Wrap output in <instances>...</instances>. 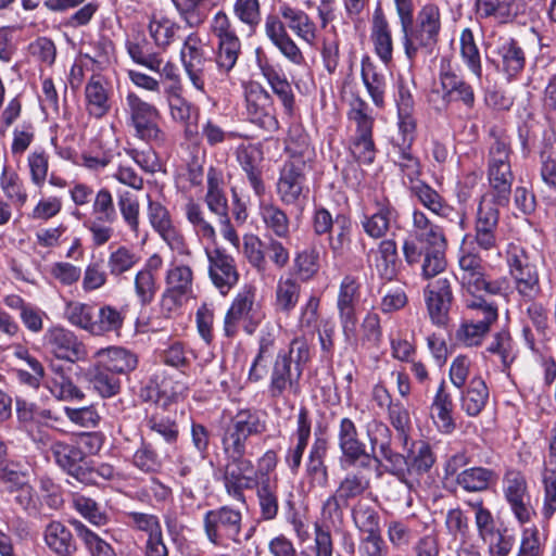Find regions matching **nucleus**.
Masks as SVG:
<instances>
[{
	"label": "nucleus",
	"instance_id": "obj_28",
	"mask_svg": "<svg viewBox=\"0 0 556 556\" xmlns=\"http://www.w3.org/2000/svg\"><path fill=\"white\" fill-rule=\"evenodd\" d=\"M258 68L262 76L266 79L267 84L271 88V91L281 102L285 113L288 116H292L295 106V97L291 84L282 73V70L267 61H260Z\"/></svg>",
	"mask_w": 556,
	"mask_h": 556
},
{
	"label": "nucleus",
	"instance_id": "obj_42",
	"mask_svg": "<svg viewBox=\"0 0 556 556\" xmlns=\"http://www.w3.org/2000/svg\"><path fill=\"white\" fill-rule=\"evenodd\" d=\"M172 2L186 25L198 28L206 21L210 11L224 0H172Z\"/></svg>",
	"mask_w": 556,
	"mask_h": 556
},
{
	"label": "nucleus",
	"instance_id": "obj_8",
	"mask_svg": "<svg viewBox=\"0 0 556 556\" xmlns=\"http://www.w3.org/2000/svg\"><path fill=\"white\" fill-rule=\"evenodd\" d=\"M507 265L517 292L525 300H535L541 294L540 276L528 253L518 245L509 247Z\"/></svg>",
	"mask_w": 556,
	"mask_h": 556
},
{
	"label": "nucleus",
	"instance_id": "obj_22",
	"mask_svg": "<svg viewBox=\"0 0 556 556\" xmlns=\"http://www.w3.org/2000/svg\"><path fill=\"white\" fill-rule=\"evenodd\" d=\"M265 35L273 46L296 66L305 64V56L298 43L288 34L285 23L277 15H267L264 24Z\"/></svg>",
	"mask_w": 556,
	"mask_h": 556
},
{
	"label": "nucleus",
	"instance_id": "obj_48",
	"mask_svg": "<svg viewBox=\"0 0 556 556\" xmlns=\"http://www.w3.org/2000/svg\"><path fill=\"white\" fill-rule=\"evenodd\" d=\"M260 216L267 230L276 237L286 239L290 235V218L287 213L273 202L260 203Z\"/></svg>",
	"mask_w": 556,
	"mask_h": 556
},
{
	"label": "nucleus",
	"instance_id": "obj_63",
	"mask_svg": "<svg viewBox=\"0 0 556 556\" xmlns=\"http://www.w3.org/2000/svg\"><path fill=\"white\" fill-rule=\"evenodd\" d=\"M117 206L124 224L135 235L139 236L140 226V204L136 195L129 191L117 194Z\"/></svg>",
	"mask_w": 556,
	"mask_h": 556
},
{
	"label": "nucleus",
	"instance_id": "obj_7",
	"mask_svg": "<svg viewBox=\"0 0 556 556\" xmlns=\"http://www.w3.org/2000/svg\"><path fill=\"white\" fill-rule=\"evenodd\" d=\"M182 68L192 87L203 94L207 93V66L210 58L206 55L204 43L198 33H190L182 41L179 52Z\"/></svg>",
	"mask_w": 556,
	"mask_h": 556
},
{
	"label": "nucleus",
	"instance_id": "obj_37",
	"mask_svg": "<svg viewBox=\"0 0 556 556\" xmlns=\"http://www.w3.org/2000/svg\"><path fill=\"white\" fill-rule=\"evenodd\" d=\"M85 378L92 390L103 399L113 397L121 390V378L96 359L86 369Z\"/></svg>",
	"mask_w": 556,
	"mask_h": 556
},
{
	"label": "nucleus",
	"instance_id": "obj_61",
	"mask_svg": "<svg viewBox=\"0 0 556 556\" xmlns=\"http://www.w3.org/2000/svg\"><path fill=\"white\" fill-rule=\"evenodd\" d=\"M139 262L140 255L137 252L126 245H119L109 254V273L113 277H121L130 271Z\"/></svg>",
	"mask_w": 556,
	"mask_h": 556
},
{
	"label": "nucleus",
	"instance_id": "obj_30",
	"mask_svg": "<svg viewBox=\"0 0 556 556\" xmlns=\"http://www.w3.org/2000/svg\"><path fill=\"white\" fill-rule=\"evenodd\" d=\"M279 15L298 38L308 46H315L317 41V25L303 10L293 8L287 3L279 5Z\"/></svg>",
	"mask_w": 556,
	"mask_h": 556
},
{
	"label": "nucleus",
	"instance_id": "obj_39",
	"mask_svg": "<svg viewBox=\"0 0 556 556\" xmlns=\"http://www.w3.org/2000/svg\"><path fill=\"white\" fill-rule=\"evenodd\" d=\"M453 408L452 395L446 390L445 381L442 380L431 403V417L442 433H451L456 428L452 416Z\"/></svg>",
	"mask_w": 556,
	"mask_h": 556
},
{
	"label": "nucleus",
	"instance_id": "obj_58",
	"mask_svg": "<svg viewBox=\"0 0 556 556\" xmlns=\"http://www.w3.org/2000/svg\"><path fill=\"white\" fill-rule=\"evenodd\" d=\"M460 58L472 75L481 79L482 63L480 50L476 43L473 31L470 28H464L459 36Z\"/></svg>",
	"mask_w": 556,
	"mask_h": 556
},
{
	"label": "nucleus",
	"instance_id": "obj_3",
	"mask_svg": "<svg viewBox=\"0 0 556 556\" xmlns=\"http://www.w3.org/2000/svg\"><path fill=\"white\" fill-rule=\"evenodd\" d=\"M193 294V270L189 265L173 260L165 273V289L161 295V312L173 317Z\"/></svg>",
	"mask_w": 556,
	"mask_h": 556
},
{
	"label": "nucleus",
	"instance_id": "obj_38",
	"mask_svg": "<svg viewBox=\"0 0 556 556\" xmlns=\"http://www.w3.org/2000/svg\"><path fill=\"white\" fill-rule=\"evenodd\" d=\"M489 138L486 168L511 167L513 148L510 137L498 127H492L489 131Z\"/></svg>",
	"mask_w": 556,
	"mask_h": 556
},
{
	"label": "nucleus",
	"instance_id": "obj_54",
	"mask_svg": "<svg viewBox=\"0 0 556 556\" xmlns=\"http://www.w3.org/2000/svg\"><path fill=\"white\" fill-rule=\"evenodd\" d=\"M125 46L128 55L136 64L144 66L152 72L160 71V65L163 64V60L159 53H149L147 51L149 43L143 35L138 34L127 39Z\"/></svg>",
	"mask_w": 556,
	"mask_h": 556
},
{
	"label": "nucleus",
	"instance_id": "obj_2",
	"mask_svg": "<svg viewBox=\"0 0 556 556\" xmlns=\"http://www.w3.org/2000/svg\"><path fill=\"white\" fill-rule=\"evenodd\" d=\"M124 110L135 137L156 148L168 146V135L159 124L161 112L154 104L129 91L125 97Z\"/></svg>",
	"mask_w": 556,
	"mask_h": 556
},
{
	"label": "nucleus",
	"instance_id": "obj_51",
	"mask_svg": "<svg viewBox=\"0 0 556 556\" xmlns=\"http://www.w3.org/2000/svg\"><path fill=\"white\" fill-rule=\"evenodd\" d=\"M180 25L164 15L154 14L149 22L148 30L155 46L166 50L177 38Z\"/></svg>",
	"mask_w": 556,
	"mask_h": 556
},
{
	"label": "nucleus",
	"instance_id": "obj_14",
	"mask_svg": "<svg viewBox=\"0 0 556 556\" xmlns=\"http://www.w3.org/2000/svg\"><path fill=\"white\" fill-rule=\"evenodd\" d=\"M467 307L476 311L477 315H482V319L475 323L463 321L455 332V339L464 346H478L489 333L491 325L498 317L497 306L488 303L485 300L476 299L468 302Z\"/></svg>",
	"mask_w": 556,
	"mask_h": 556
},
{
	"label": "nucleus",
	"instance_id": "obj_55",
	"mask_svg": "<svg viewBox=\"0 0 556 556\" xmlns=\"http://www.w3.org/2000/svg\"><path fill=\"white\" fill-rule=\"evenodd\" d=\"M381 341L382 328L380 317L376 313H368L361 324L359 336L355 332V338L348 342L356 348L377 349Z\"/></svg>",
	"mask_w": 556,
	"mask_h": 556
},
{
	"label": "nucleus",
	"instance_id": "obj_1",
	"mask_svg": "<svg viewBox=\"0 0 556 556\" xmlns=\"http://www.w3.org/2000/svg\"><path fill=\"white\" fill-rule=\"evenodd\" d=\"M442 29L440 7L433 2L424 4L417 13L415 26L401 28L402 45L409 65L413 66L419 56L431 54L439 42Z\"/></svg>",
	"mask_w": 556,
	"mask_h": 556
},
{
	"label": "nucleus",
	"instance_id": "obj_24",
	"mask_svg": "<svg viewBox=\"0 0 556 556\" xmlns=\"http://www.w3.org/2000/svg\"><path fill=\"white\" fill-rule=\"evenodd\" d=\"M367 257L381 279L386 281L396 279L401 261L394 239L381 240L375 249L369 250Z\"/></svg>",
	"mask_w": 556,
	"mask_h": 556
},
{
	"label": "nucleus",
	"instance_id": "obj_29",
	"mask_svg": "<svg viewBox=\"0 0 556 556\" xmlns=\"http://www.w3.org/2000/svg\"><path fill=\"white\" fill-rule=\"evenodd\" d=\"M328 443L323 438H316L312 444L305 464V478L309 489L326 488L329 482L328 467L325 463Z\"/></svg>",
	"mask_w": 556,
	"mask_h": 556
},
{
	"label": "nucleus",
	"instance_id": "obj_6",
	"mask_svg": "<svg viewBox=\"0 0 556 556\" xmlns=\"http://www.w3.org/2000/svg\"><path fill=\"white\" fill-rule=\"evenodd\" d=\"M256 287L244 285L236 294L224 319V332L233 337L238 331L240 321L244 323V330L252 334L263 319V313L256 303Z\"/></svg>",
	"mask_w": 556,
	"mask_h": 556
},
{
	"label": "nucleus",
	"instance_id": "obj_16",
	"mask_svg": "<svg viewBox=\"0 0 556 556\" xmlns=\"http://www.w3.org/2000/svg\"><path fill=\"white\" fill-rule=\"evenodd\" d=\"M361 299V283L353 276H345L340 283L337 309L345 341L355 338V326H357L356 306Z\"/></svg>",
	"mask_w": 556,
	"mask_h": 556
},
{
	"label": "nucleus",
	"instance_id": "obj_15",
	"mask_svg": "<svg viewBox=\"0 0 556 556\" xmlns=\"http://www.w3.org/2000/svg\"><path fill=\"white\" fill-rule=\"evenodd\" d=\"M43 340L48 351L58 359L70 363L88 359L86 344L70 329L53 326L46 331Z\"/></svg>",
	"mask_w": 556,
	"mask_h": 556
},
{
	"label": "nucleus",
	"instance_id": "obj_57",
	"mask_svg": "<svg viewBox=\"0 0 556 556\" xmlns=\"http://www.w3.org/2000/svg\"><path fill=\"white\" fill-rule=\"evenodd\" d=\"M0 188L5 198L17 208L23 207L27 200L28 194L23 180L18 174L10 169L8 166L2 168L0 175Z\"/></svg>",
	"mask_w": 556,
	"mask_h": 556
},
{
	"label": "nucleus",
	"instance_id": "obj_53",
	"mask_svg": "<svg viewBox=\"0 0 556 556\" xmlns=\"http://www.w3.org/2000/svg\"><path fill=\"white\" fill-rule=\"evenodd\" d=\"M165 97L170 118L175 123L197 121L199 110L182 97V89L165 88Z\"/></svg>",
	"mask_w": 556,
	"mask_h": 556
},
{
	"label": "nucleus",
	"instance_id": "obj_43",
	"mask_svg": "<svg viewBox=\"0 0 556 556\" xmlns=\"http://www.w3.org/2000/svg\"><path fill=\"white\" fill-rule=\"evenodd\" d=\"M254 489L260 509V518L264 521L274 520L279 513L277 477L260 480Z\"/></svg>",
	"mask_w": 556,
	"mask_h": 556
},
{
	"label": "nucleus",
	"instance_id": "obj_20",
	"mask_svg": "<svg viewBox=\"0 0 556 556\" xmlns=\"http://www.w3.org/2000/svg\"><path fill=\"white\" fill-rule=\"evenodd\" d=\"M147 215L153 230L167 243V245L181 254H189L185 244V238L175 227L170 214L166 206L159 201H153L150 195L147 197Z\"/></svg>",
	"mask_w": 556,
	"mask_h": 556
},
{
	"label": "nucleus",
	"instance_id": "obj_5",
	"mask_svg": "<svg viewBox=\"0 0 556 556\" xmlns=\"http://www.w3.org/2000/svg\"><path fill=\"white\" fill-rule=\"evenodd\" d=\"M309 170L311 165L299 159H287L283 162L276 181V193L282 204L302 206L306 203Z\"/></svg>",
	"mask_w": 556,
	"mask_h": 556
},
{
	"label": "nucleus",
	"instance_id": "obj_45",
	"mask_svg": "<svg viewBox=\"0 0 556 556\" xmlns=\"http://www.w3.org/2000/svg\"><path fill=\"white\" fill-rule=\"evenodd\" d=\"M207 191L205 193V203L207 208L216 216L229 212L228 199L224 191L223 174L211 166L206 174Z\"/></svg>",
	"mask_w": 556,
	"mask_h": 556
},
{
	"label": "nucleus",
	"instance_id": "obj_40",
	"mask_svg": "<svg viewBox=\"0 0 556 556\" xmlns=\"http://www.w3.org/2000/svg\"><path fill=\"white\" fill-rule=\"evenodd\" d=\"M454 480L467 493H481L497 482L498 475L491 468L476 466L463 469Z\"/></svg>",
	"mask_w": 556,
	"mask_h": 556
},
{
	"label": "nucleus",
	"instance_id": "obj_18",
	"mask_svg": "<svg viewBox=\"0 0 556 556\" xmlns=\"http://www.w3.org/2000/svg\"><path fill=\"white\" fill-rule=\"evenodd\" d=\"M397 220V210L388 198H381L374 201V211L364 213L359 223L370 239L384 240Z\"/></svg>",
	"mask_w": 556,
	"mask_h": 556
},
{
	"label": "nucleus",
	"instance_id": "obj_27",
	"mask_svg": "<svg viewBox=\"0 0 556 556\" xmlns=\"http://www.w3.org/2000/svg\"><path fill=\"white\" fill-rule=\"evenodd\" d=\"M43 387L59 401H81L85 393L74 383L68 372L61 365L51 364Z\"/></svg>",
	"mask_w": 556,
	"mask_h": 556
},
{
	"label": "nucleus",
	"instance_id": "obj_62",
	"mask_svg": "<svg viewBox=\"0 0 556 556\" xmlns=\"http://www.w3.org/2000/svg\"><path fill=\"white\" fill-rule=\"evenodd\" d=\"M72 505L92 526L103 527L108 525L109 516L106 511L93 498L76 494L73 496Z\"/></svg>",
	"mask_w": 556,
	"mask_h": 556
},
{
	"label": "nucleus",
	"instance_id": "obj_47",
	"mask_svg": "<svg viewBox=\"0 0 556 556\" xmlns=\"http://www.w3.org/2000/svg\"><path fill=\"white\" fill-rule=\"evenodd\" d=\"M126 318V311L111 304L101 305L96 312L92 336L119 333Z\"/></svg>",
	"mask_w": 556,
	"mask_h": 556
},
{
	"label": "nucleus",
	"instance_id": "obj_13",
	"mask_svg": "<svg viewBox=\"0 0 556 556\" xmlns=\"http://www.w3.org/2000/svg\"><path fill=\"white\" fill-rule=\"evenodd\" d=\"M503 495L516 520L521 523L531 521L535 511L531 505V495L525 475L509 469L503 477Z\"/></svg>",
	"mask_w": 556,
	"mask_h": 556
},
{
	"label": "nucleus",
	"instance_id": "obj_36",
	"mask_svg": "<svg viewBox=\"0 0 556 556\" xmlns=\"http://www.w3.org/2000/svg\"><path fill=\"white\" fill-rule=\"evenodd\" d=\"M458 390L460 408L470 417L478 416L484 409L490 396L484 379L476 375L468 384Z\"/></svg>",
	"mask_w": 556,
	"mask_h": 556
},
{
	"label": "nucleus",
	"instance_id": "obj_52",
	"mask_svg": "<svg viewBox=\"0 0 556 556\" xmlns=\"http://www.w3.org/2000/svg\"><path fill=\"white\" fill-rule=\"evenodd\" d=\"M412 193L418 199L424 207L440 217H448L450 214L454 212L453 207L445 202L443 197L424 181H417L413 185Z\"/></svg>",
	"mask_w": 556,
	"mask_h": 556
},
{
	"label": "nucleus",
	"instance_id": "obj_23",
	"mask_svg": "<svg viewBox=\"0 0 556 556\" xmlns=\"http://www.w3.org/2000/svg\"><path fill=\"white\" fill-rule=\"evenodd\" d=\"M113 90L108 79L99 74L92 75L84 90L85 108L89 116L100 119L111 110Z\"/></svg>",
	"mask_w": 556,
	"mask_h": 556
},
{
	"label": "nucleus",
	"instance_id": "obj_19",
	"mask_svg": "<svg viewBox=\"0 0 556 556\" xmlns=\"http://www.w3.org/2000/svg\"><path fill=\"white\" fill-rule=\"evenodd\" d=\"M338 446L341 452L340 465L343 469L355 466L358 462H370L366 444L359 439L355 422L343 417L339 421L337 433Z\"/></svg>",
	"mask_w": 556,
	"mask_h": 556
},
{
	"label": "nucleus",
	"instance_id": "obj_12",
	"mask_svg": "<svg viewBox=\"0 0 556 556\" xmlns=\"http://www.w3.org/2000/svg\"><path fill=\"white\" fill-rule=\"evenodd\" d=\"M424 300L430 321L437 327H446L454 303L452 276H442L429 282L424 289Z\"/></svg>",
	"mask_w": 556,
	"mask_h": 556
},
{
	"label": "nucleus",
	"instance_id": "obj_34",
	"mask_svg": "<svg viewBox=\"0 0 556 556\" xmlns=\"http://www.w3.org/2000/svg\"><path fill=\"white\" fill-rule=\"evenodd\" d=\"M43 541L56 556H74L78 549L72 531L59 520H52L45 527Z\"/></svg>",
	"mask_w": 556,
	"mask_h": 556
},
{
	"label": "nucleus",
	"instance_id": "obj_11",
	"mask_svg": "<svg viewBox=\"0 0 556 556\" xmlns=\"http://www.w3.org/2000/svg\"><path fill=\"white\" fill-rule=\"evenodd\" d=\"M488 61L504 75L507 81L516 80L522 74L527 63L523 48L513 37H500L491 46V55L488 56Z\"/></svg>",
	"mask_w": 556,
	"mask_h": 556
},
{
	"label": "nucleus",
	"instance_id": "obj_21",
	"mask_svg": "<svg viewBox=\"0 0 556 556\" xmlns=\"http://www.w3.org/2000/svg\"><path fill=\"white\" fill-rule=\"evenodd\" d=\"M292 363L285 353H277L270 370L268 393L273 399L285 397L286 394L299 395L302 371L292 369Z\"/></svg>",
	"mask_w": 556,
	"mask_h": 556
},
{
	"label": "nucleus",
	"instance_id": "obj_31",
	"mask_svg": "<svg viewBox=\"0 0 556 556\" xmlns=\"http://www.w3.org/2000/svg\"><path fill=\"white\" fill-rule=\"evenodd\" d=\"M93 358L118 377L134 371L138 365L136 353L123 346L99 349Z\"/></svg>",
	"mask_w": 556,
	"mask_h": 556
},
{
	"label": "nucleus",
	"instance_id": "obj_60",
	"mask_svg": "<svg viewBox=\"0 0 556 556\" xmlns=\"http://www.w3.org/2000/svg\"><path fill=\"white\" fill-rule=\"evenodd\" d=\"M96 307L88 303L70 301L65 304L64 318L74 327L92 336Z\"/></svg>",
	"mask_w": 556,
	"mask_h": 556
},
{
	"label": "nucleus",
	"instance_id": "obj_49",
	"mask_svg": "<svg viewBox=\"0 0 556 556\" xmlns=\"http://www.w3.org/2000/svg\"><path fill=\"white\" fill-rule=\"evenodd\" d=\"M70 523L74 528L78 539L83 542L89 556H117L112 545L98 533L89 529L83 521L71 519Z\"/></svg>",
	"mask_w": 556,
	"mask_h": 556
},
{
	"label": "nucleus",
	"instance_id": "obj_32",
	"mask_svg": "<svg viewBox=\"0 0 556 556\" xmlns=\"http://www.w3.org/2000/svg\"><path fill=\"white\" fill-rule=\"evenodd\" d=\"M370 462H358L354 467L355 469L346 472L341 479L336 490L338 497L342 498L344 506L349 505L351 500H354L365 493L370 486V478L368 476Z\"/></svg>",
	"mask_w": 556,
	"mask_h": 556
},
{
	"label": "nucleus",
	"instance_id": "obj_26",
	"mask_svg": "<svg viewBox=\"0 0 556 556\" xmlns=\"http://www.w3.org/2000/svg\"><path fill=\"white\" fill-rule=\"evenodd\" d=\"M409 238L418 242L422 250L446 247V240L442 228L432 223L428 216L418 208H415L412 213Z\"/></svg>",
	"mask_w": 556,
	"mask_h": 556
},
{
	"label": "nucleus",
	"instance_id": "obj_44",
	"mask_svg": "<svg viewBox=\"0 0 556 556\" xmlns=\"http://www.w3.org/2000/svg\"><path fill=\"white\" fill-rule=\"evenodd\" d=\"M490 190L485 195L493 197L500 205H508L515 179L511 167L486 168Z\"/></svg>",
	"mask_w": 556,
	"mask_h": 556
},
{
	"label": "nucleus",
	"instance_id": "obj_25",
	"mask_svg": "<svg viewBox=\"0 0 556 556\" xmlns=\"http://www.w3.org/2000/svg\"><path fill=\"white\" fill-rule=\"evenodd\" d=\"M442 100L446 103L459 102L467 110L476 104L473 87L451 70H442L439 75Z\"/></svg>",
	"mask_w": 556,
	"mask_h": 556
},
{
	"label": "nucleus",
	"instance_id": "obj_56",
	"mask_svg": "<svg viewBox=\"0 0 556 556\" xmlns=\"http://www.w3.org/2000/svg\"><path fill=\"white\" fill-rule=\"evenodd\" d=\"M409 478L428 472L435 463V456L429 443L425 441L413 442L407 451Z\"/></svg>",
	"mask_w": 556,
	"mask_h": 556
},
{
	"label": "nucleus",
	"instance_id": "obj_41",
	"mask_svg": "<svg viewBox=\"0 0 556 556\" xmlns=\"http://www.w3.org/2000/svg\"><path fill=\"white\" fill-rule=\"evenodd\" d=\"M172 2L186 25L198 28L206 21L210 11L224 0H172Z\"/></svg>",
	"mask_w": 556,
	"mask_h": 556
},
{
	"label": "nucleus",
	"instance_id": "obj_35",
	"mask_svg": "<svg viewBox=\"0 0 556 556\" xmlns=\"http://www.w3.org/2000/svg\"><path fill=\"white\" fill-rule=\"evenodd\" d=\"M50 452L55 463L63 470L80 481L85 480L86 471L81 466L85 455L77 445L53 441L50 445Z\"/></svg>",
	"mask_w": 556,
	"mask_h": 556
},
{
	"label": "nucleus",
	"instance_id": "obj_46",
	"mask_svg": "<svg viewBox=\"0 0 556 556\" xmlns=\"http://www.w3.org/2000/svg\"><path fill=\"white\" fill-rule=\"evenodd\" d=\"M301 285L291 274L281 276L275 290V308L279 313L290 314L299 303Z\"/></svg>",
	"mask_w": 556,
	"mask_h": 556
},
{
	"label": "nucleus",
	"instance_id": "obj_64",
	"mask_svg": "<svg viewBox=\"0 0 556 556\" xmlns=\"http://www.w3.org/2000/svg\"><path fill=\"white\" fill-rule=\"evenodd\" d=\"M248 441L249 438L260 435L266 430V421L260 413L253 409H241L229 419Z\"/></svg>",
	"mask_w": 556,
	"mask_h": 556
},
{
	"label": "nucleus",
	"instance_id": "obj_33",
	"mask_svg": "<svg viewBox=\"0 0 556 556\" xmlns=\"http://www.w3.org/2000/svg\"><path fill=\"white\" fill-rule=\"evenodd\" d=\"M370 40L378 58L383 64L388 65L393 58V38L391 26L381 9L374 12Z\"/></svg>",
	"mask_w": 556,
	"mask_h": 556
},
{
	"label": "nucleus",
	"instance_id": "obj_59",
	"mask_svg": "<svg viewBox=\"0 0 556 556\" xmlns=\"http://www.w3.org/2000/svg\"><path fill=\"white\" fill-rule=\"evenodd\" d=\"M232 14L242 25V29L253 35L262 22L260 0H235Z\"/></svg>",
	"mask_w": 556,
	"mask_h": 556
},
{
	"label": "nucleus",
	"instance_id": "obj_17",
	"mask_svg": "<svg viewBox=\"0 0 556 556\" xmlns=\"http://www.w3.org/2000/svg\"><path fill=\"white\" fill-rule=\"evenodd\" d=\"M208 262V277L216 289L226 295L239 281L235 258L218 248H204Z\"/></svg>",
	"mask_w": 556,
	"mask_h": 556
},
{
	"label": "nucleus",
	"instance_id": "obj_9",
	"mask_svg": "<svg viewBox=\"0 0 556 556\" xmlns=\"http://www.w3.org/2000/svg\"><path fill=\"white\" fill-rule=\"evenodd\" d=\"M223 468V483L226 493L233 500L244 503L245 490L254 489L258 484L254 464L245 456H225Z\"/></svg>",
	"mask_w": 556,
	"mask_h": 556
},
{
	"label": "nucleus",
	"instance_id": "obj_10",
	"mask_svg": "<svg viewBox=\"0 0 556 556\" xmlns=\"http://www.w3.org/2000/svg\"><path fill=\"white\" fill-rule=\"evenodd\" d=\"M245 113L248 119L260 128L274 132L279 129L274 100L258 83H250L244 88Z\"/></svg>",
	"mask_w": 556,
	"mask_h": 556
},
{
	"label": "nucleus",
	"instance_id": "obj_50",
	"mask_svg": "<svg viewBox=\"0 0 556 556\" xmlns=\"http://www.w3.org/2000/svg\"><path fill=\"white\" fill-rule=\"evenodd\" d=\"M361 76L366 90L378 108H383L387 90V80L382 72L368 61L362 62Z\"/></svg>",
	"mask_w": 556,
	"mask_h": 556
},
{
	"label": "nucleus",
	"instance_id": "obj_4",
	"mask_svg": "<svg viewBox=\"0 0 556 556\" xmlns=\"http://www.w3.org/2000/svg\"><path fill=\"white\" fill-rule=\"evenodd\" d=\"M242 511L240 508L223 505L207 510L203 516L206 539L215 546H229L241 543Z\"/></svg>",
	"mask_w": 556,
	"mask_h": 556
}]
</instances>
